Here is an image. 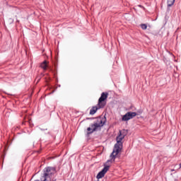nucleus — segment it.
<instances>
[{
	"mask_svg": "<svg viewBox=\"0 0 181 181\" xmlns=\"http://www.w3.org/2000/svg\"><path fill=\"white\" fill-rule=\"evenodd\" d=\"M141 28L143 29V30H146L148 25H146V24H141Z\"/></svg>",
	"mask_w": 181,
	"mask_h": 181,
	"instance_id": "obj_9",
	"label": "nucleus"
},
{
	"mask_svg": "<svg viewBox=\"0 0 181 181\" xmlns=\"http://www.w3.org/2000/svg\"><path fill=\"white\" fill-rule=\"evenodd\" d=\"M110 169V165H105V167L103 168V169L99 172L96 176L97 179H101L103 177H104V176H105V174L107 173V172H108Z\"/></svg>",
	"mask_w": 181,
	"mask_h": 181,
	"instance_id": "obj_5",
	"label": "nucleus"
},
{
	"mask_svg": "<svg viewBox=\"0 0 181 181\" xmlns=\"http://www.w3.org/2000/svg\"><path fill=\"white\" fill-rule=\"evenodd\" d=\"M136 115H138V113L135 112H128L123 115L122 121H129V119H132V118H134Z\"/></svg>",
	"mask_w": 181,
	"mask_h": 181,
	"instance_id": "obj_4",
	"label": "nucleus"
},
{
	"mask_svg": "<svg viewBox=\"0 0 181 181\" xmlns=\"http://www.w3.org/2000/svg\"><path fill=\"white\" fill-rule=\"evenodd\" d=\"M127 130L119 131V135L116 138L117 143L114 146L113 151L110 154V159L107 160V164L114 163L117 156L122 151V139L127 136Z\"/></svg>",
	"mask_w": 181,
	"mask_h": 181,
	"instance_id": "obj_1",
	"label": "nucleus"
},
{
	"mask_svg": "<svg viewBox=\"0 0 181 181\" xmlns=\"http://www.w3.org/2000/svg\"><path fill=\"white\" fill-rule=\"evenodd\" d=\"M171 172H175V170H171Z\"/></svg>",
	"mask_w": 181,
	"mask_h": 181,
	"instance_id": "obj_12",
	"label": "nucleus"
},
{
	"mask_svg": "<svg viewBox=\"0 0 181 181\" xmlns=\"http://www.w3.org/2000/svg\"><path fill=\"white\" fill-rule=\"evenodd\" d=\"M168 6H172L175 4V0H168Z\"/></svg>",
	"mask_w": 181,
	"mask_h": 181,
	"instance_id": "obj_8",
	"label": "nucleus"
},
{
	"mask_svg": "<svg viewBox=\"0 0 181 181\" xmlns=\"http://www.w3.org/2000/svg\"><path fill=\"white\" fill-rule=\"evenodd\" d=\"M106 122L107 118H105V117L98 118L93 124H90V127L87 128L88 135L93 134V132H95V131H97V129H100L101 127H104Z\"/></svg>",
	"mask_w": 181,
	"mask_h": 181,
	"instance_id": "obj_2",
	"label": "nucleus"
},
{
	"mask_svg": "<svg viewBox=\"0 0 181 181\" xmlns=\"http://www.w3.org/2000/svg\"><path fill=\"white\" fill-rule=\"evenodd\" d=\"M139 6L140 8H143V9H145V8H144V6H142L141 5H139Z\"/></svg>",
	"mask_w": 181,
	"mask_h": 181,
	"instance_id": "obj_10",
	"label": "nucleus"
},
{
	"mask_svg": "<svg viewBox=\"0 0 181 181\" xmlns=\"http://www.w3.org/2000/svg\"><path fill=\"white\" fill-rule=\"evenodd\" d=\"M108 98V93H102L101 96L98 100V105H99L100 108H104L105 107V100Z\"/></svg>",
	"mask_w": 181,
	"mask_h": 181,
	"instance_id": "obj_3",
	"label": "nucleus"
},
{
	"mask_svg": "<svg viewBox=\"0 0 181 181\" xmlns=\"http://www.w3.org/2000/svg\"><path fill=\"white\" fill-rule=\"evenodd\" d=\"M41 69H43V70H47V62L44 61L41 64H40Z\"/></svg>",
	"mask_w": 181,
	"mask_h": 181,
	"instance_id": "obj_7",
	"label": "nucleus"
},
{
	"mask_svg": "<svg viewBox=\"0 0 181 181\" xmlns=\"http://www.w3.org/2000/svg\"><path fill=\"white\" fill-rule=\"evenodd\" d=\"M103 107H100V105H97V106H93L90 110V115H94V114H95V112H97L98 110H100Z\"/></svg>",
	"mask_w": 181,
	"mask_h": 181,
	"instance_id": "obj_6",
	"label": "nucleus"
},
{
	"mask_svg": "<svg viewBox=\"0 0 181 181\" xmlns=\"http://www.w3.org/2000/svg\"><path fill=\"white\" fill-rule=\"evenodd\" d=\"M180 169H181V163H180Z\"/></svg>",
	"mask_w": 181,
	"mask_h": 181,
	"instance_id": "obj_11",
	"label": "nucleus"
}]
</instances>
